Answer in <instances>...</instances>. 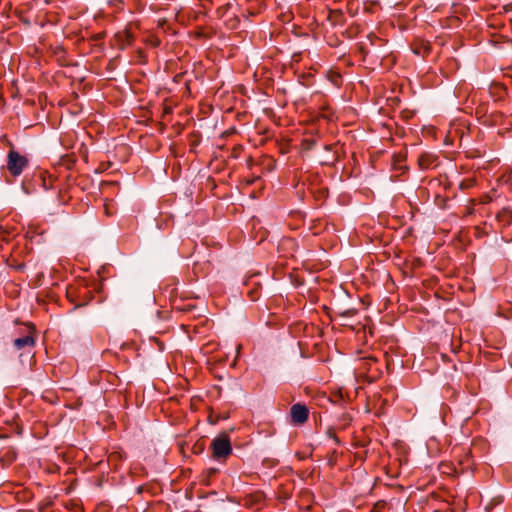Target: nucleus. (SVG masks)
Instances as JSON below:
<instances>
[{"label": "nucleus", "instance_id": "nucleus-1", "mask_svg": "<svg viewBox=\"0 0 512 512\" xmlns=\"http://www.w3.org/2000/svg\"><path fill=\"white\" fill-rule=\"evenodd\" d=\"M10 145L11 149L7 154L6 167L13 177H18L23 173L24 169L28 167L29 159L27 156L16 151L13 144Z\"/></svg>", "mask_w": 512, "mask_h": 512}, {"label": "nucleus", "instance_id": "nucleus-2", "mask_svg": "<svg viewBox=\"0 0 512 512\" xmlns=\"http://www.w3.org/2000/svg\"><path fill=\"white\" fill-rule=\"evenodd\" d=\"M212 457L215 460L226 459L232 454V445L230 437L226 433H222L215 437L211 442Z\"/></svg>", "mask_w": 512, "mask_h": 512}, {"label": "nucleus", "instance_id": "nucleus-3", "mask_svg": "<svg viewBox=\"0 0 512 512\" xmlns=\"http://www.w3.org/2000/svg\"><path fill=\"white\" fill-rule=\"evenodd\" d=\"M309 413V409L304 403H295L290 407V422L295 426H301L308 421Z\"/></svg>", "mask_w": 512, "mask_h": 512}, {"label": "nucleus", "instance_id": "nucleus-4", "mask_svg": "<svg viewBox=\"0 0 512 512\" xmlns=\"http://www.w3.org/2000/svg\"><path fill=\"white\" fill-rule=\"evenodd\" d=\"M437 156L431 152H423L418 156L417 163L422 170L436 166Z\"/></svg>", "mask_w": 512, "mask_h": 512}, {"label": "nucleus", "instance_id": "nucleus-5", "mask_svg": "<svg viewBox=\"0 0 512 512\" xmlns=\"http://www.w3.org/2000/svg\"><path fill=\"white\" fill-rule=\"evenodd\" d=\"M337 144H328L324 146L325 151L331 152V154L324 156L320 163L322 165H334L335 162L338 160V155L336 152Z\"/></svg>", "mask_w": 512, "mask_h": 512}, {"label": "nucleus", "instance_id": "nucleus-6", "mask_svg": "<svg viewBox=\"0 0 512 512\" xmlns=\"http://www.w3.org/2000/svg\"><path fill=\"white\" fill-rule=\"evenodd\" d=\"M16 458L17 454L11 447L2 449L0 452V462L4 467L11 465L16 460Z\"/></svg>", "mask_w": 512, "mask_h": 512}, {"label": "nucleus", "instance_id": "nucleus-7", "mask_svg": "<svg viewBox=\"0 0 512 512\" xmlns=\"http://www.w3.org/2000/svg\"><path fill=\"white\" fill-rule=\"evenodd\" d=\"M327 20L332 26L343 25L345 23L344 14L340 9H330Z\"/></svg>", "mask_w": 512, "mask_h": 512}, {"label": "nucleus", "instance_id": "nucleus-8", "mask_svg": "<svg viewBox=\"0 0 512 512\" xmlns=\"http://www.w3.org/2000/svg\"><path fill=\"white\" fill-rule=\"evenodd\" d=\"M34 345H35V339L32 335V332H30L29 334H27L23 337H20V338H17L14 340V346L18 350H20L24 347L32 348Z\"/></svg>", "mask_w": 512, "mask_h": 512}, {"label": "nucleus", "instance_id": "nucleus-9", "mask_svg": "<svg viewBox=\"0 0 512 512\" xmlns=\"http://www.w3.org/2000/svg\"><path fill=\"white\" fill-rule=\"evenodd\" d=\"M496 219L502 226L512 224V210L509 208H503L497 213Z\"/></svg>", "mask_w": 512, "mask_h": 512}, {"label": "nucleus", "instance_id": "nucleus-10", "mask_svg": "<svg viewBox=\"0 0 512 512\" xmlns=\"http://www.w3.org/2000/svg\"><path fill=\"white\" fill-rule=\"evenodd\" d=\"M412 51L414 54L425 58L430 54L431 48L427 43L415 42L412 44Z\"/></svg>", "mask_w": 512, "mask_h": 512}, {"label": "nucleus", "instance_id": "nucleus-11", "mask_svg": "<svg viewBox=\"0 0 512 512\" xmlns=\"http://www.w3.org/2000/svg\"><path fill=\"white\" fill-rule=\"evenodd\" d=\"M302 148L305 149V150H311L314 148V146L316 145V141L312 138L310 139H304L302 141Z\"/></svg>", "mask_w": 512, "mask_h": 512}, {"label": "nucleus", "instance_id": "nucleus-12", "mask_svg": "<svg viewBox=\"0 0 512 512\" xmlns=\"http://www.w3.org/2000/svg\"><path fill=\"white\" fill-rule=\"evenodd\" d=\"M9 231L3 227H0V236L2 238L3 241H6L8 242L9 241Z\"/></svg>", "mask_w": 512, "mask_h": 512}, {"label": "nucleus", "instance_id": "nucleus-13", "mask_svg": "<svg viewBox=\"0 0 512 512\" xmlns=\"http://www.w3.org/2000/svg\"><path fill=\"white\" fill-rule=\"evenodd\" d=\"M357 310L356 309H347V310H344L342 312H340V316H344V317H351V316H354L356 314Z\"/></svg>", "mask_w": 512, "mask_h": 512}, {"label": "nucleus", "instance_id": "nucleus-14", "mask_svg": "<svg viewBox=\"0 0 512 512\" xmlns=\"http://www.w3.org/2000/svg\"><path fill=\"white\" fill-rule=\"evenodd\" d=\"M492 201V197L488 194H485L483 195L481 198H480V202L483 203V204H488Z\"/></svg>", "mask_w": 512, "mask_h": 512}, {"label": "nucleus", "instance_id": "nucleus-15", "mask_svg": "<svg viewBox=\"0 0 512 512\" xmlns=\"http://www.w3.org/2000/svg\"><path fill=\"white\" fill-rule=\"evenodd\" d=\"M328 434L330 435V437L335 441L336 444H340V440L339 438L337 437V435L335 434V432L333 431H328Z\"/></svg>", "mask_w": 512, "mask_h": 512}, {"label": "nucleus", "instance_id": "nucleus-16", "mask_svg": "<svg viewBox=\"0 0 512 512\" xmlns=\"http://www.w3.org/2000/svg\"><path fill=\"white\" fill-rule=\"evenodd\" d=\"M247 1H248V3H249V4H253V2H255V3H257V4H258V3L260 2V0H247ZM253 8H254V7H253V5H251V6L248 8V10L250 11V10H251V9H253Z\"/></svg>", "mask_w": 512, "mask_h": 512}, {"label": "nucleus", "instance_id": "nucleus-17", "mask_svg": "<svg viewBox=\"0 0 512 512\" xmlns=\"http://www.w3.org/2000/svg\"><path fill=\"white\" fill-rule=\"evenodd\" d=\"M126 36H127V40H128V42L130 43V42H131V40H132V36H131V34L127 32V33H126Z\"/></svg>", "mask_w": 512, "mask_h": 512}, {"label": "nucleus", "instance_id": "nucleus-18", "mask_svg": "<svg viewBox=\"0 0 512 512\" xmlns=\"http://www.w3.org/2000/svg\"><path fill=\"white\" fill-rule=\"evenodd\" d=\"M170 112V108H165L164 109V113H169Z\"/></svg>", "mask_w": 512, "mask_h": 512}, {"label": "nucleus", "instance_id": "nucleus-19", "mask_svg": "<svg viewBox=\"0 0 512 512\" xmlns=\"http://www.w3.org/2000/svg\"><path fill=\"white\" fill-rule=\"evenodd\" d=\"M23 267H24V265L22 264V265L17 266V269L21 270V269H23Z\"/></svg>", "mask_w": 512, "mask_h": 512}, {"label": "nucleus", "instance_id": "nucleus-20", "mask_svg": "<svg viewBox=\"0 0 512 512\" xmlns=\"http://www.w3.org/2000/svg\"><path fill=\"white\" fill-rule=\"evenodd\" d=\"M509 179L512 181V172L509 175Z\"/></svg>", "mask_w": 512, "mask_h": 512}]
</instances>
